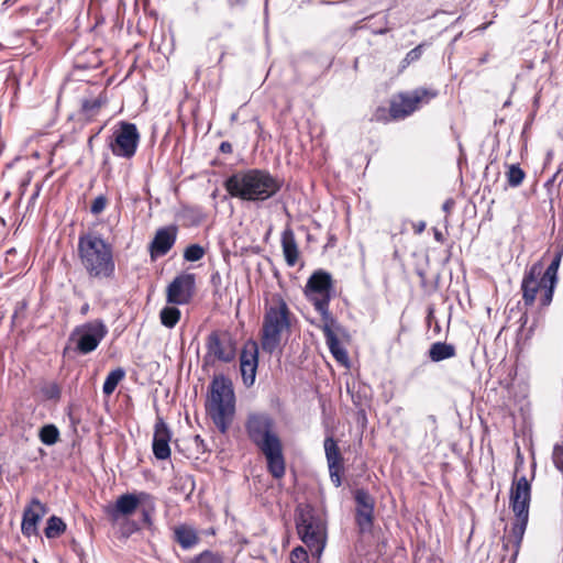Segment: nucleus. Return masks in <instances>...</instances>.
<instances>
[{
    "instance_id": "4468645a",
    "label": "nucleus",
    "mask_w": 563,
    "mask_h": 563,
    "mask_svg": "<svg viewBox=\"0 0 563 563\" xmlns=\"http://www.w3.org/2000/svg\"><path fill=\"white\" fill-rule=\"evenodd\" d=\"M258 367V345L255 341L249 340L240 355V371L244 385L251 387L256 377Z\"/></svg>"
},
{
    "instance_id": "0eeeda50",
    "label": "nucleus",
    "mask_w": 563,
    "mask_h": 563,
    "mask_svg": "<svg viewBox=\"0 0 563 563\" xmlns=\"http://www.w3.org/2000/svg\"><path fill=\"white\" fill-rule=\"evenodd\" d=\"M235 356L236 342L228 331L214 330L208 334L202 368L214 366L217 362L231 363Z\"/></svg>"
},
{
    "instance_id": "20e7f679",
    "label": "nucleus",
    "mask_w": 563,
    "mask_h": 563,
    "mask_svg": "<svg viewBox=\"0 0 563 563\" xmlns=\"http://www.w3.org/2000/svg\"><path fill=\"white\" fill-rule=\"evenodd\" d=\"M78 254L90 277L110 278L114 274L111 246L95 233L81 234L78 239Z\"/></svg>"
},
{
    "instance_id": "49530a36",
    "label": "nucleus",
    "mask_w": 563,
    "mask_h": 563,
    "mask_svg": "<svg viewBox=\"0 0 563 563\" xmlns=\"http://www.w3.org/2000/svg\"><path fill=\"white\" fill-rule=\"evenodd\" d=\"M88 310H89V305H88V303H85V305L81 307L80 312H81L82 314H86V313L88 312Z\"/></svg>"
},
{
    "instance_id": "4c0bfd02",
    "label": "nucleus",
    "mask_w": 563,
    "mask_h": 563,
    "mask_svg": "<svg viewBox=\"0 0 563 563\" xmlns=\"http://www.w3.org/2000/svg\"><path fill=\"white\" fill-rule=\"evenodd\" d=\"M106 206L107 199L103 196H99L92 201L90 211L93 214H99L104 210Z\"/></svg>"
},
{
    "instance_id": "a19ab883",
    "label": "nucleus",
    "mask_w": 563,
    "mask_h": 563,
    "mask_svg": "<svg viewBox=\"0 0 563 563\" xmlns=\"http://www.w3.org/2000/svg\"><path fill=\"white\" fill-rule=\"evenodd\" d=\"M413 229H415L416 233H418V234L422 233L426 229V222L419 221L418 223L413 224Z\"/></svg>"
},
{
    "instance_id": "ddd939ff",
    "label": "nucleus",
    "mask_w": 563,
    "mask_h": 563,
    "mask_svg": "<svg viewBox=\"0 0 563 563\" xmlns=\"http://www.w3.org/2000/svg\"><path fill=\"white\" fill-rule=\"evenodd\" d=\"M196 277L184 273L176 276L166 289V300L172 305H187L195 295Z\"/></svg>"
},
{
    "instance_id": "aec40b11",
    "label": "nucleus",
    "mask_w": 563,
    "mask_h": 563,
    "mask_svg": "<svg viewBox=\"0 0 563 563\" xmlns=\"http://www.w3.org/2000/svg\"><path fill=\"white\" fill-rule=\"evenodd\" d=\"M144 493L139 496L135 494H123L118 497L114 505L108 506L107 514L117 521L120 517H128L135 512L141 504V497H145Z\"/></svg>"
},
{
    "instance_id": "c9c22d12",
    "label": "nucleus",
    "mask_w": 563,
    "mask_h": 563,
    "mask_svg": "<svg viewBox=\"0 0 563 563\" xmlns=\"http://www.w3.org/2000/svg\"><path fill=\"white\" fill-rule=\"evenodd\" d=\"M291 563H309L308 552L302 547H296L290 552Z\"/></svg>"
},
{
    "instance_id": "9b49d317",
    "label": "nucleus",
    "mask_w": 563,
    "mask_h": 563,
    "mask_svg": "<svg viewBox=\"0 0 563 563\" xmlns=\"http://www.w3.org/2000/svg\"><path fill=\"white\" fill-rule=\"evenodd\" d=\"M108 333L103 321L96 319L77 325L69 335V341L75 344V350L82 355L93 352Z\"/></svg>"
},
{
    "instance_id": "473e14b6",
    "label": "nucleus",
    "mask_w": 563,
    "mask_h": 563,
    "mask_svg": "<svg viewBox=\"0 0 563 563\" xmlns=\"http://www.w3.org/2000/svg\"><path fill=\"white\" fill-rule=\"evenodd\" d=\"M205 255V250L202 246L198 244H191L189 245L184 253V257L186 261L189 262H197L201 260Z\"/></svg>"
},
{
    "instance_id": "6ab92c4d",
    "label": "nucleus",
    "mask_w": 563,
    "mask_h": 563,
    "mask_svg": "<svg viewBox=\"0 0 563 563\" xmlns=\"http://www.w3.org/2000/svg\"><path fill=\"white\" fill-rule=\"evenodd\" d=\"M172 433L163 418L158 417L154 426L153 453L157 460H167L170 456L169 442Z\"/></svg>"
},
{
    "instance_id": "de8ad7c7",
    "label": "nucleus",
    "mask_w": 563,
    "mask_h": 563,
    "mask_svg": "<svg viewBox=\"0 0 563 563\" xmlns=\"http://www.w3.org/2000/svg\"><path fill=\"white\" fill-rule=\"evenodd\" d=\"M517 457H518V461H522L520 452H518V456Z\"/></svg>"
},
{
    "instance_id": "c85d7f7f",
    "label": "nucleus",
    "mask_w": 563,
    "mask_h": 563,
    "mask_svg": "<svg viewBox=\"0 0 563 563\" xmlns=\"http://www.w3.org/2000/svg\"><path fill=\"white\" fill-rule=\"evenodd\" d=\"M159 319L164 327L172 329L180 319V310L174 306L164 307L159 312Z\"/></svg>"
},
{
    "instance_id": "7ed1b4c3",
    "label": "nucleus",
    "mask_w": 563,
    "mask_h": 563,
    "mask_svg": "<svg viewBox=\"0 0 563 563\" xmlns=\"http://www.w3.org/2000/svg\"><path fill=\"white\" fill-rule=\"evenodd\" d=\"M292 313L279 295H273L265 305L261 329V346L268 354L277 351L291 329Z\"/></svg>"
},
{
    "instance_id": "09e8293b",
    "label": "nucleus",
    "mask_w": 563,
    "mask_h": 563,
    "mask_svg": "<svg viewBox=\"0 0 563 563\" xmlns=\"http://www.w3.org/2000/svg\"><path fill=\"white\" fill-rule=\"evenodd\" d=\"M487 27V24H484L483 26H481L479 29L481 30H485Z\"/></svg>"
},
{
    "instance_id": "423d86ee",
    "label": "nucleus",
    "mask_w": 563,
    "mask_h": 563,
    "mask_svg": "<svg viewBox=\"0 0 563 563\" xmlns=\"http://www.w3.org/2000/svg\"><path fill=\"white\" fill-rule=\"evenodd\" d=\"M296 528L301 541L310 551L320 556L327 541L325 522L310 506H299L296 514Z\"/></svg>"
},
{
    "instance_id": "a211bd4d",
    "label": "nucleus",
    "mask_w": 563,
    "mask_h": 563,
    "mask_svg": "<svg viewBox=\"0 0 563 563\" xmlns=\"http://www.w3.org/2000/svg\"><path fill=\"white\" fill-rule=\"evenodd\" d=\"M47 509L38 499L33 498L23 511L21 531L25 537L37 534V525L45 516Z\"/></svg>"
},
{
    "instance_id": "b1692460",
    "label": "nucleus",
    "mask_w": 563,
    "mask_h": 563,
    "mask_svg": "<svg viewBox=\"0 0 563 563\" xmlns=\"http://www.w3.org/2000/svg\"><path fill=\"white\" fill-rule=\"evenodd\" d=\"M562 260V252H558L553 260L551 261L550 265L547 267V269H543V275L545 276V282L549 283L548 289L545 290V301H548L551 297L554 295V289L558 284V271L561 264Z\"/></svg>"
},
{
    "instance_id": "f03ea898",
    "label": "nucleus",
    "mask_w": 563,
    "mask_h": 563,
    "mask_svg": "<svg viewBox=\"0 0 563 563\" xmlns=\"http://www.w3.org/2000/svg\"><path fill=\"white\" fill-rule=\"evenodd\" d=\"M227 191L235 198L246 201H264L274 197L282 183L263 169H249L231 175L224 181Z\"/></svg>"
},
{
    "instance_id": "c03bdc74",
    "label": "nucleus",
    "mask_w": 563,
    "mask_h": 563,
    "mask_svg": "<svg viewBox=\"0 0 563 563\" xmlns=\"http://www.w3.org/2000/svg\"><path fill=\"white\" fill-rule=\"evenodd\" d=\"M453 206V201L452 200H446L444 203H443V210L449 212L451 210Z\"/></svg>"
},
{
    "instance_id": "9d476101",
    "label": "nucleus",
    "mask_w": 563,
    "mask_h": 563,
    "mask_svg": "<svg viewBox=\"0 0 563 563\" xmlns=\"http://www.w3.org/2000/svg\"><path fill=\"white\" fill-rule=\"evenodd\" d=\"M548 286L549 283L545 282V276L543 275V264L541 262L532 264L530 268L526 271L521 282V291L525 305L532 306L538 294H540V309L549 307L553 297L545 301V290L548 289Z\"/></svg>"
},
{
    "instance_id": "cd10ccee",
    "label": "nucleus",
    "mask_w": 563,
    "mask_h": 563,
    "mask_svg": "<svg viewBox=\"0 0 563 563\" xmlns=\"http://www.w3.org/2000/svg\"><path fill=\"white\" fill-rule=\"evenodd\" d=\"M124 376L125 372L121 367L111 371L103 383V394L107 396L111 395L115 390L118 384L124 378Z\"/></svg>"
},
{
    "instance_id": "f3484780",
    "label": "nucleus",
    "mask_w": 563,
    "mask_h": 563,
    "mask_svg": "<svg viewBox=\"0 0 563 563\" xmlns=\"http://www.w3.org/2000/svg\"><path fill=\"white\" fill-rule=\"evenodd\" d=\"M323 446L331 482L335 487H340L342 484L341 474L343 472V457L338 443L332 437H327L324 439Z\"/></svg>"
},
{
    "instance_id": "7c9ffc66",
    "label": "nucleus",
    "mask_w": 563,
    "mask_h": 563,
    "mask_svg": "<svg viewBox=\"0 0 563 563\" xmlns=\"http://www.w3.org/2000/svg\"><path fill=\"white\" fill-rule=\"evenodd\" d=\"M40 440L46 445L55 444L59 439V431L54 424H46L41 428L38 433Z\"/></svg>"
},
{
    "instance_id": "2eb2a0df",
    "label": "nucleus",
    "mask_w": 563,
    "mask_h": 563,
    "mask_svg": "<svg viewBox=\"0 0 563 563\" xmlns=\"http://www.w3.org/2000/svg\"><path fill=\"white\" fill-rule=\"evenodd\" d=\"M531 485L526 476L516 479L510 490V507L515 516H529Z\"/></svg>"
},
{
    "instance_id": "4be33fe9",
    "label": "nucleus",
    "mask_w": 563,
    "mask_h": 563,
    "mask_svg": "<svg viewBox=\"0 0 563 563\" xmlns=\"http://www.w3.org/2000/svg\"><path fill=\"white\" fill-rule=\"evenodd\" d=\"M323 324L321 327L327 345L330 350V352L333 354L335 351H340L343 349L341 345L336 332L341 330V327L336 322V320L333 318V316H329V319H321Z\"/></svg>"
},
{
    "instance_id": "a878e982",
    "label": "nucleus",
    "mask_w": 563,
    "mask_h": 563,
    "mask_svg": "<svg viewBox=\"0 0 563 563\" xmlns=\"http://www.w3.org/2000/svg\"><path fill=\"white\" fill-rule=\"evenodd\" d=\"M175 539L183 549H190L198 543V536L195 529L188 526H179L174 530Z\"/></svg>"
},
{
    "instance_id": "58836bf2",
    "label": "nucleus",
    "mask_w": 563,
    "mask_h": 563,
    "mask_svg": "<svg viewBox=\"0 0 563 563\" xmlns=\"http://www.w3.org/2000/svg\"><path fill=\"white\" fill-rule=\"evenodd\" d=\"M420 56H421V46H417L413 49H411L410 52H408V54L406 56V60L410 63V62L418 59Z\"/></svg>"
},
{
    "instance_id": "c756f323",
    "label": "nucleus",
    "mask_w": 563,
    "mask_h": 563,
    "mask_svg": "<svg viewBox=\"0 0 563 563\" xmlns=\"http://www.w3.org/2000/svg\"><path fill=\"white\" fill-rule=\"evenodd\" d=\"M66 530L65 522L56 516H52L47 519L46 528L44 530L47 539L58 538Z\"/></svg>"
},
{
    "instance_id": "37998d69",
    "label": "nucleus",
    "mask_w": 563,
    "mask_h": 563,
    "mask_svg": "<svg viewBox=\"0 0 563 563\" xmlns=\"http://www.w3.org/2000/svg\"><path fill=\"white\" fill-rule=\"evenodd\" d=\"M384 112H385L384 108L377 109V111L374 114L375 120H382Z\"/></svg>"
},
{
    "instance_id": "6e6552de",
    "label": "nucleus",
    "mask_w": 563,
    "mask_h": 563,
    "mask_svg": "<svg viewBox=\"0 0 563 563\" xmlns=\"http://www.w3.org/2000/svg\"><path fill=\"white\" fill-rule=\"evenodd\" d=\"M331 290L332 277L324 271L314 272L307 282L306 297L320 313L321 319H329V316H332L329 310Z\"/></svg>"
},
{
    "instance_id": "79ce46f5",
    "label": "nucleus",
    "mask_w": 563,
    "mask_h": 563,
    "mask_svg": "<svg viewBox=\"0 0 563 563\" xmlns=\"http://www.w3.org/2000/svg\"><path fill=\"white\" fill-rule=\"evenodd\" d=\"M220 151L222 153H231L232 152V145L229 142H222L220 144Z\"/></svg>"
},
{
    "instance_id": "2f4dec72",
    "label": "nucleus",
    "mask_w": 563,
    "mask_h": 563,
    "mask_svg": "<svg viewBox=\"0 0 563 563\" xmlns=\"http://www.w3.org/2000/svg\"><path fill=\"white\" fill-rule=\"evenodd\" d=\"M508 184L518 187L525 179V172L518 165H510L507 172Z\"/></svg>"
},
{
    "instance_id": "e433bc0d",
    "label": "nucleus",
    "mask_w": 563,
    "mask_h": 563,
    "mask_svg": "<svg viewBox=\"0 0 563 563\" xmlns=\"http://www.w3.org/2000/svg\"><path fill=\"white\" fill-rule=\"evenodd\" d=\"M104 103V100L99 97L90 100L82 101V109L85 112L93 114Z\"/></svg>"
},
{
    "instance_id": "412c9836",
    "label": "nucleus",
    "mask_w": 563,
    "mask_h": 563,
    "mask_svg": "<svg viewBox=\"0 0 563 563\" xmlns=\"http://www.w3.org/2000/svg\"><path fill=\"white\" fill-rule=\"evenodd\" d=\"M176 227H165L156 231L153 241L150 244L151 257H159L167 254L176 242Z\"/></svg>"
},
{
    "instance_id": "bb28decb",
    "label": "nucleus",
    "mask_w": 563,
    "mask_h": 563,
    "mask_svg": "<svg viewBox=\"0 0 563 563\" xmlns=\"http://www.w3.org/2000/svg\"><path fill=\"white\" fill-rule=\"evenodd\" d=\"M455 356V347L445 342H435L430 346L429 357L433 362H440Z\"/></svg>"
},
{
    "instance_id": "f8f14e48",
    "label": "nucleus",
    "mask_w": 563,
    "mask_h": 563,
    "mask_svg": "<svg viewBox=\"0 0 563 563\" xmlns=\"http://www.w3.org/2000/svg\"><path fill=\"white\" fill-rule=\"evenodd\" d=\"M140 133L136 125L129 122H120L108 140L112 154L122 158H132L137 150Z\"/></svg>"
},
{
    "instance_id": "dca6fc26",
    "label": "nucleus",
    "mask_w": 563,
    "mask_h": 563,
    "mask_svg": "<svg viewBox=\"0 0 563 563\" xmlns=\"http://www.w3.org/2000/svg\"><path fill=\"white\" fill-rule=\"evenodd\" d=\"M356 503V523L362 532L371 530L373 526L375 501L367 490L360 488L354 493Z\"/></svg>"
},
{
    "instance_id": "39448f33",
    "label": "nucleus",
    "mask_w": 563,
    "mask_h": 563,
    "mask_svg": "<svg viewBox=\"0 0 563 563\" xmlns=\"http://www.w3.org/2000/svg\"><path fill=\"white\" fill-rule=\"evenodd\" d=\"M232 384L224 376L214 377L210 385L206 409L221 433L229 429L235 410Z\"/></svg>"
},
{
    "instance_id": "ea45409f",
    "label": "nucleus",
    "mask_w": 563,
    "mask_h": 563,
    "mask_svg": "<svg viewBox=\"0 0 563 563\" xmlns=\"http://www.w3.org/2000/svg\"><path fill=\"white\" fill-rule=\"evenodd\" d=\"M332 355L338 362L345 363L347 361V353L344 347L340 351H335Z\"/></svg>"
},
{
    "instance_id": "f704fd0d",
    "label": "nucleus",
    "mask_w": 563,
    "mask_h": 563,
    "mask_svg": "<svg viewBox=\"0 0 563 563\" xmlns=\"http://www.w3.org/2000/svg\"><path fill=\"white\" fill-rule=\"evenodd\" d=\"M552 462L554 467L563 473V443H556L552 451Z\"/></svg>"
},
{
    "instance_id": "f257e3e1",
    "label": "nucleus",
    "mask_w": 563,
    "mask_h": 563,
    "mask_svg": "<svg viewBox=\"0 0 563 563\" xmlns=\"http://www.w3.org/2000/svg\"><path fill=\"white\" fill-rule=\"evenodd\" d=\"M245 431L250 441L265 456L272 476L282 478L286 470L285 459L274 418L267 412H251L245 421Z\"/></svg>"
},
{
    "instance_id": "393cba45",
    "label": "nucleus",
    "mask_w": 563,
    "mask_h": 563,
    "mask_svg": "<svg viewBox=\"0 0 563 563\" xmlns=\"http://www.w3.org/2000/svg\"><path fill=\"white\" fill-rule=\"evenodd\" d=\"M515 517L516 520L512 523L509 536L507 537V544L512 543L515 554H517L527 529L529 516L522 515Z\"/></svg>"
},
{
    "instance_id": "a18cd8bd",
    "label": "nucleus",
    "mask_w": 563,
    "mask_h": 563,
    "mask_svg": "<svg viewBox=\"0 0 563 563\" xmlns=\"http://www.w3.org/2000/svg\"><path fill=\"white\" fill-rule=\"evenodd\" d=\"M434 238H435L437 241L441 242L442 241V233L439 232L438 230H435L434 231Z\"/></svg>"
},
{
    "instance_id": "72a5a7b5",
    "label": "nucleus",
    "mask_w": 563,
    "mask_h": 563,
    "mask_svg": "<svg viewBox=\"0 0 563 563\" xmlns=\"http://www.w3.org/2000/svg\"><path fill=\"white\" fill-rule=\"evenodd\" d=\"M190 563H223L222 556L211 551H203L197 555Z\"/></svg>"
},
{
    "instance_id": "1a4fd4ad",
    "label": "nucleus",
    "mask_w": 563,
    "mask_h": 563,
    "mask_svg": "<svg viewBox=\"0 0 563 563\" xmlns=\"http://www.w3.org/2000/svg\"><path fill=\"white\" fill-rule=\"evenodd\" d=\"M437 96L435 90L427 88L401 92L391 99L389 115L393 120H402L418 110L421 104L429 103Z\"/></svg>"
},
{
    "instance_id": "5701e85b",
    "label": "nucleus",
    "mask_w": 563,
    "mask_h": 563,
    "mask_svg": "<svg viewBox=\"0 0 563 563\" xmlns=\"http://www.w3.org/2000/svg\"><path fill=\"white\" fill-rule=\"evenodd\" d=\"M282 247L287 265L295 266L299 252L294 231L289 228L285 229L282 233Z\"/></svg>"
}]
</instances>
